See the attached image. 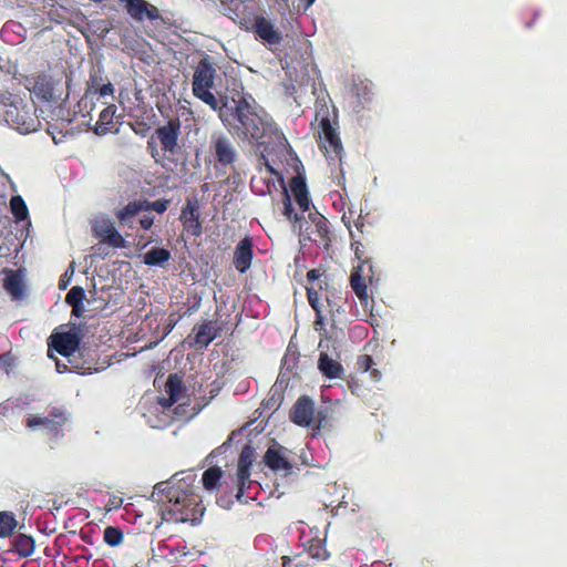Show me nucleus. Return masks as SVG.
Segmentation results:
<instances>
[{
  "instance_id": "obj_1",
  "label": "nucleus",
  "mask_w": 567,
  "mask_h": 567,
  "mask_svg": "<svg viewBox=\"0 0 567 567\" xmlns=\"http://www.w3.org/2000/svg\"><path fill=\"white\" fill-rule=\"evenodd\" d=\"M153 497L159 505L162 518L166 522H193L203 512L202 497L196 493V487L185 481L156 484Z\"/></svg>"
},
{
  "instance_id": "obj_2",
  "label": "nucleus",
  "mask_w": 567,
  "mask_h": 567,
  "mask_svg": "<svg viewBox=\"0 0 567 567\" xmlns=\"http://www.w3.org/2000/svg\"><path fill=\"white\" fill-rule=\"evenodd\" d=\"M234 103L235 105L233 106L223 103L219 109H217L218 116L223 124L234 135L257 144H262V138L272 130L271 123L258 115L245 96L239 97L237 101L234 100Z\"/></svg>"
},
{
  "instance_id": "obj_3",
  "label": "nucleus",
  "mask_w": 567,
  "mask_h": 567,
  "mask_svg": "<svg viewBox=\"0 0 567 567\" xmlns=\"http://www.w3.org/2000/svg\"><path fill=\"white\" fill-rule=\"evenodd\" d=\"M181 128L179 117H171L164 125L158 126L154 136L147 141V152L155 163L164 168H167L169 163L177 165L174 156L181 151Z\"/></svg>"
},
{
  "instance_id": "obj_4",
  "label": "nucleus",
  "mask_w": 567,
  "mask_h": 567,
  "mask_svg": "<svg viewBox=\"0 0 567 567\" xmlns=\"http://www.w3.org/2000/svg\"><path fill=\"white\" fill-rule=\"evenodd\" d=\"M315 122L318 123L319 145L328 159H341L343 146L337 132L338 115L336 109L326 101L316 103Z\"/></svg>"
},
{
  "instance_id": "obj_5",
  "label": "nucleus",
  "mask_w": 567,
  "mask_h": 567,
  "mask_svg": "<svg viewBox=\"0 0 567 567\" xmlns=\"http://www.w3.org/2000/svg\"><path fill=\"white\" fill-rule=\"evenodd\" d=\"M217 78L216 63L213 56H203L194 69L192 80V92L195 97L208 105L213 111L219 109L220 103L213 94L212 89L215 86Z\"/></svg>"
},
{
  "instance_id": "obj_6",
  "label": "nucleus",
  "mask_w": 567,
  "mask_h": 567,
  "mask_svg": "<svg viewBox=\"0 0 567 567\" xmlns=\"http://www.w3.org/2000/svg\"><path fill=\"white\" fill-rule=\"evenodd\" d=\"M0 112L11 127L23 134L35 131L38 118L22 100L13 99L10 93H0Z\"/></svg>"
},
{
  "instance_id": "obj_7",
  "label": "nucleus",
  "mask_w": 567,
  "mask_h": 567,
  "mask_svg": "<svg viewBox=\"0 0 567 567\" xmlns=\"http://www.w3.org/2000/svg\"><path fill=\"white\" fill-rule=\"evenodd\" d=\"M66 422L65 411L62 408L52 406L43 414H30L25 420V425L31 430L42 427L50 439H56L62 434Z\"/></svg>"
},
{
  "instance_id": "obj_8",
  "label": "nucleus",
  "mask_w": 567,
  "mask_h": 567,
  "mask_svg": "<svg viewBox=\"0 0 567 567\" xmlns=\"http://www.w3.org/2000/svg\"><path fill=\"white\" fill-rule=\"evenodd\" d=\"M29 90L43 102H56L63 94L62 78L55 79L47 72H39L30 80Z\"/></svg>"
},
{
  "instance_id": "obj_9",
  "label": "nucleus",
  "mask_w": 567,
  "mask_h": 567,
  "mask_svg": "<svg viewBox=\"0 0 567 567\" xmlns=\"http://www.w3.org/2000/svg\"><path fill=\"white\" fill-rule=\"evenodd\" d=\"M209 148L219 167L233 166L237 161L236 147L233 141L223 132H214L210 135Z\"/></svg>"
},
{
  "instance_id": "obj_10",
  "label": "nucleus",
  "mask_w": 567,
  "mask_h": 567,
  "mask_svg": "<svg viewBox=\"0 0 567 567\" xmlns=\"http://www.w3.org/2000/svg\"><path fill=\"white\" fill-rule=\"evenodd\" d=\"M49 347L65 358L74 357L82 341L80 329L73 326L64 332H53L49 338Z\"/></svg>"
},
{
  "instance_id": "obj_11",
  "label": "nucleus",
  "mask_w": 567,
  "mask_h": 567,
  "mask_svg": "<svg viewBox=\"0 0 567 567\" xmlns=\"http://www.w3.org/2000/svg\"><path fill=\"white\" fill-rule=\"evenodd\" d=\"M239 24L245 30L252 31L257 38L270 45H277L282 40L280 31L262 16H257L254 21L243 19Z\"/></svg>"
},
{
  "instance_id": "obj_12",
  "label": "nucleus",
  "mask_w": 567,
  "mask_h": 567,
  "mask_svg": "<svg viewBox=\"0 0 567 567\" xmlns=\"http://www.w3.org/2000/svg\"><path fill=\"white\" fill-rule=\"evenodd\" d=\"M199 206L197 203V199L188 198L186 200V204L183 206L179 220L183 225L184 231H186L187 235H190L195 238L202 236L203 234V226L202 221L199 219Z\"/></svg>"
},
{
  "instance_id": "obj_13",
  "label": "nucleus",
  "mask_w": 567,
  "mask_h": 567,
  "mask_svg": "<svg viewBox=\"0 0 567 567\" xmlns=\"http://www.w3.org/2000/svg\"><path fill=\"white\" fill-rule=\"evenodd\" d=\"M92 230L93 235L99 238L101 243L107 244L113 248H125L127 246L126 240L116 230L110 219L101 218L95 220Z\"/></svg>"
},
{
  "instance_id": "obj_14",
  "label": "nucleus",
  "mask_w": 567,
  "mask_h": 567,
  "mask_svg": "<svg viewBox=\"0 0 567 567\" xmlns=\"http://www.w3.org/2000/svg\"><path fill=\"white\" fill-rule=\"evenodd\" d=\"M308 217L310 220V233L308 238L311 241L323 246L326 249H329L331 245V231L328 219L318 212L309 213Z\"/></svg>"
},
{
  "instance_id": "obj_15",
  "label": "nucleus",
  "mask_w": 567,
  "mask_h": 567,
  "mask_svg": "<svg viewBox=\"0 0 567 567\" xmlns=\"http://www.w3.org/2000/svg\"><path fill=\"white\" fill-rule=\"evenodd\" d=\"M315 404L313 401L307 396H300L293 404L290 411V420L302 427L311 426L315 421Z\"/></svg>"
},
{
  "instance_id": "obj_16",
  "label": "nucleus",
  "mask_w": 567,
  "mask_h": 567,
  "mask_svg": "<svg viewBox=\"0 0 567 567\" xmlns=\"http://www.w3.org/2000/svg\"><path fill=\"white\" fill-rule=\"evenodd\" d=\"M254 258V241L250 236H246L235 247L233 265L239 274H246L251 267Z\"/></svg>"
},
{
  "instance_id": "obj_17",
  "label": "nucleus",
  "mask_w": 567,
  "mask_h": 567,
  "mask_svg": "<svg viewBox=\"0 0 567 567\" xmlns=\"http://www.w3.org/2000/svg\"><path fill=\"white\" fill-rule=\"evenodd\" d=\"M220 332L221 328L217 326L216 321H203L193 328L194 336L192 337L190 346L205 349Z\"/></svg>"
},
{
  "instance_id": "obj_18",
  "label": "nucleus",
  "mask_w": 567,
  "mask_h": 567,
  "mask_svg": "<svg viewBox=\"0 0 567 567\" xmlns=\"http://www.w3.org/2000/svg\"><path fill=\"white\" fill-rule=\"evenodd\" d=\"M184 391L183 379L176 373L169 374L165 384L167 396L159 398L158 403L165 409L171 408L182 398Z\"/></svg>"
},
{
  "instance_id": "obj_19",
  "label": "nucleus",
  "mask_w": 567,
  "mask_h": 567,
  "mask_svg": "<svg viewBox=\"0 0 567 567\" xmlns=\"http://www.w3.org/2000/svg\"><path fill=\"white\" fill-rule=\"evenodd\" d=\"M289 185L295 200L301 212H308L310 207V198L305 177L301 175H296L290 179Z\"/></svg>"
},
{
  "instance_id": "obj_20",
  "label": "nucleus",
  "mask_w": 567,
  "mask_h": 567,
  "mask_svg": "<svg viewBox=\"0 0 567 567\" xmlns=\"http://www.w3.org/2000/svg\"><path fill=\"white\" fill-rule=\"evenodd\" d=\"M86 93L87 94H97L100 96L113 95L114 86L107 81L104 83L103 73L100 70L92 71L90 73L89 81L86 83Z\"/></svg>"
},
{
  "instance_id": "obj_21",
  "label": "nucleus",
  "mask_w": 567,
  "mask_h": 567,
  "mask_svg": "<svg viewBox=\"0 0 567 567\" xmlns=\"http://www.w3.org/2000/svg\"><path fill=\"white\" fill-rule=\"evenodd\" d=\"M116 110L117 109L114 104H110L100 113L99 121L94 127V132L97 135H105L117 131L116 122L114 121Z\"/></svg>"
},
{
  "instance_id": "obj_22",
  "label": "nucleus",
  "mask_w": 567,
  "mask_h": 567,
  "mask_svg": "<svg viewBox=\"0 0 567 567\" xmlns=\"http://www.w3.org/2000/svg\"><path fill=\"white\" fill-rule=\"evenodd\" d=\"M266 465L274 472L288 474L292 470L290 462L281 454L280 450L269 447L264 456Z\"/></svg>"
},
{
  "instance_id": "obj_23",
  "label": "nucleus",
  "mask_w": 567,
  "mask_h": 567,
  "mask_svg": "<svg viewBox=\"0 0 567 567\" xmlns=\"http://www.w3.org/2000/svg\"><path fill=\"white\" fill-rule=\"evenodd\" d=\"M318 368L320 372L328 379L341 378L343 373V367L341 363L331 359L327 353H320Z\"/></svg>"
},
{
  "instance_id": "obj_24",
  "label": "nucleus",
  "mask_w": 567,
  "mask_h": 567,
  "mask_svg": "<svg viewBox=\"0 0 567 567\" xmlns=\"http://www.w3.org/2000/svg\"><path fill=\"white\" fill-rule=\"evenodd\" d=\"M363 269L362 265H358L353 268V271L350 276V285L357 297L360 299L362 303H367L368 301V287L365 280L363 278Z\"/></svg>"
},
{
  "instance_id": "obj_25",
  "label": "nucleus",
  "mask_w": 567,
  "mask_h": 567,
  "mask_svg": "<svg viewBox=\"0 0 567 567\" xmlns=\"http://www.w3.org/2000/svg\"><path fill=\"white\" fill-rule=\"evenodd\" d=\"M11 546L20 557H29L34 551V539L25 534H19L12 539Z\"/></svg>"
},
{
  "instance_id": "obj_26",
  "label": "nucleus",
  "mask_w": 567,
  "mask_h": 567,
  "mask_svg": "<svg viewBox=\"0 0 567 567\" xmlns=\"http://www.w3.org/2000/svg\"><path fill=\"white\" fill-rule=\"evenodd\" d=\"M171 251L161 247H153L144 254L143 261L147 266H163L171 259Z\"/></svg>"
},
{
  "instance_id": "obj_27",
  "label": "nucleus",
  "mask_w": 567,
  "mask_h": 567,
  "mask_svg": "<svg viewBox=\"0 0 567 567\" xmlns=\"http://www.w3.org/2000/svg\"><path fill=\"white\" fill-rule=\"evenodd\" d=\"M223 471L219 466L208 467L202 476L203 486L209 492L217 491L220 486Z\"/></svg>"
},
{
  "instance_id": "obj_28",
  "label": "nucleus",
  "mask_w": 567,
  "mask_h": 567,
  "mask_svg": "<svg viewBox=\"0 0 567 567\" xmlns=\"http://www.w3.org/2000/svg\"><path fill=\"white\" fill-rule=\"evenodd\" d=\"M252 482L250 481V467H247V465H237V494L236 498L239 502H244V495L246 488L250 487V484Z\"/></svg>"
},
{
  "instance_id": "obj_29",
  "label": "nucleus",
  "mask_w": 567,
  "mask_h": 567,
  "mask_svg": "<svg viewBox=\"0 0 567 567\" xmlns=\"http://www.w3.org/2000/svg\"><path fill=\"white\" fill-rule=\"evenodd\" d=\"M352 243L351 247L354 251L355 258L360 261L359 265H362V268L365 266L369 267V270H372V266L370 265V257L368 256V246L362 241V239H355L352 231H350Z\"/></svg>"
},
{
  "instance_id": "obj_30",
  "label": "nucleus",
  "mask_w": 567,
  "mask_h": 567,
  "mask_svg": "<svg viewBox=\"0 0 567 567\" xmlns=\"http://www.w3.org/2000/svg\"><path fill=\"white\" fill-rule=\"evenodd\" d=\"M10 209L16 221L25 220L29 217V210L24 199L20 195L12 196L10 199Z\"/></svg>"
},
{
  "instance_id": "obj_31",
  "label": "nucleus",
  "mask_w": 567,
  "mask_h": 567,
  "mask_svg": "<svg viewBox=\"0 0 567 567\" xmlns=\"http://www.w3.org/2000/svg\"><path fill=\"white\" fill-rule=\"evenodd\" d=\"M142 210H144L143 202H131L117 212L116 217L121 224H125Z\"/></svg>"
},
{
  "instance_id": "obj_32",
  "label": "nucleus",
  "mask_w": 567,
  "mask_h": 567,
  "mask_svg": "<svg viewBox=\"0 0 567 567\" xmlns=\"http://www.w3.org/2000/svg\"><path fill=\"white\" fill-rule=\"evenodd\" d=\"M373 364H374V361H373L372 357L369 354H360L357 358L355 365H357L358 370L361 372L370 371L371 378L374 381H379L381 378V373L379 370L373 369Z\"/></svg>"
},
{
  "instance_id": "obj_33",
  "label": "nucleus",
  "mask_w": 567,
  "mask_h": 567,
  "mask_svg": "<svg viewBox=\"0 0 567 567\" xmlns=\"http://www.w3.org/2000/svg\"><path fill=\"white\" fill-rule=\"evenodd\" d=\"M18 523L12 513L0 512V538L9 537Z\"/></svg>"
},
{
  "instance_id": "obj_34",
  "label": "nucleus",
  "mask_w": 567,
  "mask_h": 567,
  "mask_svg": "<svg viewBox=\"0 0 567 567\" xmlns=\"http://www.w3.org/2000/svg\"><path fill=\"white\" fill-rule=\"evenodd\" d=\"M281 204H282V215L287 217L290 221H298L301 219V217L295 212V208L292 206L291 197L287 188H284L282 197H281Z\"/></svg>"
},
{
  "instance_id": "obj_35",
  "label": "nucleus",
  "mask_w": 567,
  "mask_h": 567,
  "mask_svg": "<svg viewBox=\"0 0 567 567\" xmlns=\"http://www.w3.org/2000/svg\"><path fill=\"white\" fill-rule=\"evenodd\" d=\"M103 538L107 545L115 547L123 543L124 535H123V532L121 530V528L114 527V526H107L104 529Z\"/></svg>"
},
{
  "instance_id": "obj_36",
  "label": "nucleus",
  "mask_w": 567,
  "mask_h": 567,
  "mask_svg": "<svg viewBox=\"0 0 567 567\" xmlns=\"http://www.w3.org/2000/svg\"><path fill=\"white\" fill-rule=\"evenodd\" d=\"M308 555L318 560H326L329 557V553L321 540H316L310 544Z\"/></svg>"
},
{
  "instance_id": "obj_37",
  "label": "nucleus",
  "mask_w": 567,
  "mask_h": 567,
  "mask_svg": "<svg viewBox=\"0 0 567 567\" xmlns=\"http://www.w3.org/2000/svg\"><path fill=\"white\" fill-rule=\"evenodd\" d=\"M84 298H85L84 289L80 286H74L66 293L65 301L68 305L76 307L78 305L83 303Z\"/></svg>"
},
{
  "instance_id": "obj_38",
  "label": "nucleus",
  "mask_w": 567,
  "mask_h": 567,
  "mask_svg": "<svg viewBox=\"0 0 567 567\" xmlns=\"http://www.w3.org/2000/svg\"><path fill=\"white\" fill-rule=\"evenodd\" d=\"M4 286L8 291H10L13 296L19 297L22 293V281L16 275H10L4 280Z\"/></svg>"
},
{
  "instance_id": "obj_39",
  "label": "nucleus",
  "mask_w": 567,
  "mask_h": 567,
  "mask_svg": "<svg viewBox=\"0 0 567 567\" xmlns=\"http://www.w3.org/2000/svg\"><path fill=\"white\" fill-rule=\"evenodd\" d=\"M143 204H144V210H154L157 214H164L167 210V208L171 204V200L169 199H158V200H154V202L144 200Z\"/></svg>"
},
{
  "instance_id": "obj_40",
  "label": "nucleus",
  "mask_w": 567,
  "mask_h": 567,
  "mask_svg": "<svg viewBox=\"0 0 567 567\" xmlns=\"http://www.w3.org/2000/svg\"><path fill=\"white\" fill-rule=\"evenodd\" d=\"M329 425V411L328 409L319 410L315 413V421L312 423V429L320 430L326 429Z\"/></svg>"
},
{
  "instance_id": "obj_41",
  "label": "nucleus",
  "mask_w": 567,
  "mask_h": 567,
  "mask_svg": "<svg viewBox=\"0 0 567 567\" xmlns=\"http://www.w3.org/2000/svg\"><path fill=\"white\" fill-rule=\"evenodd\" d=\"M317 286L311 285L307 287V297L310 306L316 310L317 316L319 317V293L316 289Z\"/></svg>"
},
{
  "instance_id": "obj_42",
  "label": "nucleus",
  "mask_w": 567,
  "mask_h": 567,
  "mask_svg": "<svg viewBox=\"0 0 567 567\" xmlns=\"http://www.w3.org/2000/svg\"><path fill=\"white\" fill-rule=\"evenodd\" d=\"M70 363L73 364V368L76 369V371L81 374H90L93 371H96L97 369L94 367V362H84L83 364L74 363L72 359H69Z\"/></svg>"
},
{
  "instance_id": "obj_43",
  "label": "nucleus",
  "mask_w": 567,
  "mask_h": 567,
  "mask_svg": "<svg viewBox=\"0 0 567 567\" xmlns=\"http://www.w3.org/2000/svg\"><path fill=\"white\" fill-rule=\"evenodd\" d=\"M322 272L319 269H311L307 272V280L311 285L317 286L319 289H322L321 282L319 281Z\"/></svg>"
},
{
  "instance_id": "obj_44",
  "label": "nucleus",
  "mask_w": 567,
  "mask_h": 567,
  "mask_svg": "<svg viewBox=\"0 0 567 567\" xmlns=\"http://www.w3.org/2000/svg\"><path fill=\"white\" fill-rule=\"evenodd\" d=\"M252 460H251V452L248 446H246L238 458V465H247V467H251Z\"/></svg>"
},
{
  "instance_id": "obj_45",
  "label": "nucleus",
  "mask_w": 567,
  "mask_h": 567,
  "mask_svg": "<svg viewBox=\"0 0 567 567\" xmlns=\"http://www.w3.org/2000/svg\"><path fill=\"white\" fill-rule=\"evenodd\" d=\"M132 130L140 136H146L150 127L143 122H136L131 124Z\"/></svg>"
},
{
  "instance_id": "obj_46",
  "label": "nucleus",
  "mask_w": 567,
  "mask_h": 567,
  "mask_svg": "<svg viewBox=\"0 0 567 567\" xmlns=\"http://www.w3.org/2000/svg\"><path fill=\"white\" fill-rule=\"evenodd\" d=\"M154 224V217L144 215L140 219V225L143 229L148 230Z\"/></svg>"
},
{
  "instance_id": "obj_47",
  "label": "nucleus",
  "mask_w": 567,
  "mask_h": 567,
  "mask_svg": "<svg viewBox=\"0 0 567 567\" xmlns=\"http://www.w3.org/2000/svg\"><path fill=\"white\" fill-rule=\"evenodd\" d=\"M282 567H298V565L295 563V558L284 556L282 557Z\"/></svg>"
},
{
  "instance_id": "obj_48",
  "label": "nucleus",
  "mask_w": 567,
  "mask_h": 567,
  "mask_svg": "<svg viewBox=\"0 0 567 567\" xmlns=\"http://www.w3.org/2000/svg\"><path fill=\"white\" fill-rule=\"evenodd\" d=\"M72 307V315L80 317L83 311V305L71 306Z\"/></svg>"
},
{
  "instance_id": "obj_49",
  "label": "nucleus",
  "mask_w": 567,
  "mask_h": 567,
  "mask_svg": "<svg viewBox=\"0 0 567 567\" xmlns=\"http://www.w3.org/2000/svg\"><path fill=\"white\" fill-rule=\"evenodd\" d=\"M355 225V228L358 229V231H360L361 234H363V228H364V221L361 217H359L357 219V221L354 223Z\"/></svg>"
},
{
  "instance_id": "obj_50",
  "label": "nucleus",
  "mask_w": 567,
  "mask_h": 567,
  "mask_svg": "<svg viewBox=\"0 0 567 567\" xmlns=\"http://www.w3.org/2000/svg\"><path fill=\"white\" fill-rule=\"evenodd\" d=\"M299 1L303 4L305 10H307L308 8H310L313 4V2L316 0H299Z\"/></svg>"
},
{
  "instance_id": "obj_51",
  "label": "nucleus",
  "mask_w": 567,
  "mask_h": 567,
  "mask_svg": "<svg viewBox=\"0 0 567 567\" xmlns=\"http://www.w3.org/2000/svg\"><path fill=\"white\" fill-rule=\"evenodd\" d=\"M227 445V442H225L223 445L218 446L217 449H215L210 455H217L221 452V450Z\"/></svg>"
},
{
  "instance_id": "obj_52",
  "label": "nucleus",
  "mask_w": 567,
  "mask_h": 567,
  "mask_svg": "<svg viewBox=\"0 0 567 567\" xmlns=\"http://www.w3.org/2000/svg\"><path fill=\"white\" fill-rule=\"evenodd\" d=\"M8 358H9V354H2V355H0V362L6 363Z\"/></svg>"
},
{
  "instance_id": "obj_53",
  "label": "nucleus",
  "mask_w": 567,
  "mask_h": 567,
  "mask_svg": "<svg viewBox=\"0 0 567 567\" xmlns=\"http://www.w3.org/2000/svg\"><path fill=\"white\" fill-rule=\"evenodd\" d=\"M266 167H267V169H268L271 174H275V173H276V172H275V169L272 168V166H271L270 164L266 163Z\"/></svg>"
},
{
  "instance_id": "obj_54",
  "label": "nucleus",
  "mask_w": 567,
  "mask_h": 567,
  "mask_svg": "<svg viewBox=\"0 0 567 567\" xmlns=\"http://www.w3.org/2000/svg\"><path fill=\"white\" fill-rule=\"evenodd\" d=\"M59 287H60L61 289L66 288V282H63V278H61V280H60V282H59Z\"/></svg>"
}]
</instances>
